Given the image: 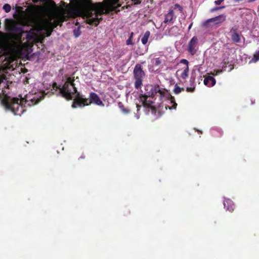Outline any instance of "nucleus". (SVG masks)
<instances>
[{"instance_id":"9","label":"nucleus","mask_w":259,"mask_h":259,"mask_svg":"<svg viewBox=\"0 0 259 259\" xmlns=\"http://www.w3.org/2000/svg\"><path fill=\"white\" fill-rule=\"evenodd\" d=\"M198 44V39L196 36H194L190 40L188 45V51L192 55H194L197 52V46Z\"/></svg>"},{"instance_id":"20","label":"nucleus","mask_w":259,"mask_h":259,"mask_svg":"<svg viewBox=\"0 0 259 259\" xmlns=\"http://www.w3.org/2000/svg\"><path fill=\"white\" fill-rule=\"evenodd\" d=\"M259 61V51L255 52L250 62L255 63Z\"/></svg>"},{"instance_id":"25","label":"nucleus","mask_w":259,"mask_h":259,"mask_svg":"<svg viewBox=\"0 0 259 259\" xmlns=\"http://www.w3.org/2000/svg\"><path fill=\"white\" fill-rule=\"evenodd\" d=\"M3 8L6 13H9L11 10V7L8 4H5Z\"/></svg>"},{"instance_id":"32","label":"nucleus","mask_w":259,"mask_h":259,"mask_svg":"<svg viewBox=\"0 0 259 259\" xmlns=\"http://www.w3.org/2000/svg\"><path fill=\"white\" fill-rule=\"evenodd\" d=\"M160 63V61L158 59H157L155 61V65H158Z\"/></svg>"},{"instance_id":"30","label":"nucleus","mask_w":259,"mask_h":259,"mask_svg":"<svg viewBox=\"0 0 259 259\" xmlns=\"http://www.w3.org/2000/svg\"><path fill=\"white\" fill-rule=\"evenodd\" d=\"M224 0H217V1H214V4L217 5H220L223 2H224Z\"/></svg>"},{"instance_id":"11","label":"nucleus","mask_w":259,"mask_h":259,"mask_svg":"<svg viewBox=\"0 0 259 259\" xmlns=\"http://www.w3.org/2000/svg\"><path fill=\"white\" fill-rule=\"evenodd\" d=\"M214 25H218L222 23L226 20V15L224 14L220 15L213 18H210Z\"/></svg>"},{"instance_id":"14","label":"nucleus","mask_w":259,"mask_h":259,"mask_svg":"<svg viewBox=\"0 0 259 259\" xmlns=\"http://www.w3.org/2000/svg\"><path fill=\"white\" fill-rule=\"evenodd\" d=\"M216 81L213 77L209 76L204 79V84L209 87H212L215 84Z\"/></svg>"},{"instance_id":"12","label":"nucleus","mask_w":259,"mask_h":259,"mask_svg":"<svg viewBox=\"0 0 259 259\" xmlns=\"http://www.w3.org/2000/svg\"><path fill=\"white\" fill-rule=\"evenodd\" d=\"M224 207L230 212H232L234 209V204L233 202L229 199H226L224 202Z\"/></svg>"},{"instance_id":"4","label":"nucleus","mask_w":259,"mask_h":259,"mask_svg":"<svg viewBox=\"0 0 259 259\" xmlns=\"http://www.w3.org/2000/svg\"><path fill=\"white\" fill-rule=\"evenodd\" d=\"M65 18L63 16H57L52 14H49L47 17H43L40 19L38 25L31 28L29 31H25L26 33V38L28 41L34 40L37 37V32L45 30L46 36H50L54 28L57 26H61Z\"/></svg>"},{"instance_id":"33","label":"nucleus","mask_w":259,"mask_h":259,"mask_svg":"<svg viewBox=\"0 0 259 259\" xmlns=\"http://www.w3.org/2000/svg\"><path fill=\"white\" fill-rule=\"evenodd\" d=\"M136 107L137 108V111H138L140 110V108L141 107V105L137 104Z\"/></svg>"},{"instance_id":"23","label":"nucleus","mask_w":259,"mask_h":259,"mask_svg":"<svg viewBox=\"0 0 259 259\" xmlns=\"http://www.w3.org/2000/svg\"><path fill=\"white\" fill-rule=\"evenodd\" d=\"M118 106H119V108L122 110V111L125 113V114H127L130 112V110L126 109L124 105L121 103H119L118 104Z\"/></svg>"},{"instance_id":"27","label":"nucleus","mask_w":259,"mask_h":259,"mask_svg":"<svg viewBox=\"0 0 259 259\" xmlns=\"http://www.w3.org/2000/svg\"><path fill=\"white\" fill-rule=\"evenodd\" d=\"M225 8V6H220V7H214L210 10V12H214L215 11L224 9Z\"/></svg>"},{"instance_id":"15","label":"nucleus","mask_w":259,"mask_h":259,"mask_svg":"<svg viewBox=\"0 0 259 259\" xmlns=\"http://www.w3.org/2000/svg\"><path fill=\"white\" fill-rule=\"evenodd\" d=\"M211 135L214 138H220L223 135V131L220 128H213L210 131Z\"/></svg>"},{"instance_id":"16","label":"nucleus","mask_w":259,"mask_h":259,"mask_svg":"<svg viewBox=\"0 0 259 259\" xmlns=\"http://www.w3.org/2000/svg\"><path fill=\"white\" fill-rule=\"evenodd\" d=\"M212 23H213L212 22V20H210V18H209L203 22L202 23V26L206 28H210L213 26Z\"/></svg>"},{"instance_id":"1","label":"nucleus","mask_w":259,"mask_h":259,"mask_svg":"<svg viewBox=\"0 0 259 259\" xmlns=\"http://www.w3.org/2000/svg\"><path fill=\"white\" fill-rule=\"evenodd\" d=\"M135 4L141 3V0H132ZM73 5L71 11L76 16L86 18L87 23L97 26L102 18H99L104 14L112 12L117 13L121 5L120 0H104L102 3H93L92 0H71Z\"/></svg>"},{"instance_id":"26","label":"nucleus","mask_w":259,"mask_h":259,"mask_svg":"<svg viewBox=\"0 0 259 259\" xmlns=\"http://www.w3.org/2000/svg\"><path fill=\"white\" fill-rule=\"evenodd\" d=\"M81 34L79 27L73 30V34L75 37H78Z\"/></svg>"},{"instance_id":"28","label":"nucleus","mask_w":259,"mask_h":259,"mask_svg":"<svg viewBox=\"0 0 259 259\" xmlns=\"http://www.w3.org/2000/svg\"><path fill=\"white\" fill-rule=\"evenodd\" d=\"M174 9H178L179 10L182 12L183 11V8L182 6H181L180 5L178 4H176L175 5V6H174Z\"/></svg>"},{"instance_id":"10","label":"nucleus","mask_w":259,"mask_h":259,"mask_svg":"<svg viewBox=\"0 0 259 259\" xmlns=\"http://www.w3.org/2000/svg\"><path fill=\"white\" fill-rule=\"evenodd\" d=\"M176 18V16L174 14V11L173 10H170L167 14L165 15V19L164 22L165 23H173L175 20Z\"/></svg>"},{"instance_id":"31","label":"nucleus","mask_w":259,"mask_h":259,"mask_svg":"<svg viewBox=\"0 0 259 259\" xmlns=\"http://www.w3.org/2000/svg\"><path fill=\"white\" fill-rule=\"evenodd\" d=\"M85 158V156L83 154H81L80 157L78 158V160L83 159Z\"/></svg>"},{"instance_id":"6","label":"nucleus","mask_w":259,"mask_h":259,"mask_svg":"<svg viewBox=\"0 0 259 259\" xmlns=\"http://www.w3.org/2000/svg\"><path fill=\"white\" fill-rule=\"evenodd\" d=\"M134 77L135 79V87L138 89L141 88L143 84V80L145 76V73L143 70L142 66L140 64H137L133 71Z\"/></svg>"},{"instance_id":"8","label":"nucleus","mask_w":259,"mask_h":259,"mask_svg":"<svg viewBox=\"0 0 259 259\" xmlns=\"http://www.w3.org/2000/svg\"><path fill=\"white\" fill-rule=\"evenodd\" d=\"M166 90L163 88H161L159 85H155L151 89V96L154 97L157 94H159L160 100L165 96Z\"/></svg>"},{"instance_id":"5","label":"nucleus","mask_w":259,"mask_h":259,"mask_svg":"<svg viewBox=\"0 0 259 259\" xmlns=\"http://www.w3.org/2000/svg\"><path fill=\"white\" fill-rule=\"evenodd\" d=\"M5 27L7 31L16 35L18 39H21L25 32L23 27L12 19L7 20Z\"/></svg>"},{"instance_id":"24","label":"nucleus","mask_w":259,"mask_h":259,"mask_svg":"<svg viewBox=\"0 0 259 259\" xmlns=\"http://www.w3.org/2000/svg\"><path fill=\"white\" fill-rule=\"evenodd\" d=\"M184 90V88H181L179 86H178L177 84H176L174 89V92L175 94H178Z\"/></svg>"},{"instance_id":"13","label":"nucleus","mask_w":259,"mask_h":259,"mask_svg":"<svg viewBox=\"0 0 259 259\" xmlns=\"http://www.w3.org/2000/svg\"><path fill=\"white\" fill-rule=\"evenodd\" d=\"M195 76H193V74H192L189 80V85L190 87H187L186 88L187 92L191 93H193L194 92L195 89Z\"/></svg>"},{"instance_id":"17","label":"nucleus","mask_w":259,"mask_h":259,"mask_svg":"<svg viewBox=\"0 0 259 259\" xmlns=\"http://www.w3.org/2000/svg\"><path fill=\"white\" fill-rule=\"evenodd\" d=\"M150 32L149 31H147L144 34V36L142 38L141 41L143 45H146L147 42L148 38L150 36Z\"/></svg>"},{"instance_id":"18","label":"nucleus","mask_w":259,"mask_h":259,"mask_svg":"<svg viewBox=\"0 0 259 259\" xmlns=\"http://www.w3.org/2000/svg\"><path fill=\"white\" fill-rule=\"evenodd\" d=\"M189 66H186L184 69L183 70L182 73H181L180 76L182 79H186L188 76L189 73Z\"/></svg>"},{"instance_id":"22","label":"nucleus","mask_w":259,"mask_h":259,"mask_svg":"<svg viewBox=\"0 0 259 259\" xmlns=\"http://www.w3.org/2000/svg\"><path fill=\"white\" fill-rule=\"evenodd\" d=\"M134 36V32H132L130 34L128 38L126 41V44L127 45H133V42L132 40L133 37Z\"/></svg>"},{"instance_id":"7","label":"nucleus","mask_w":259,"mask_h":259,"mask_svg":"<svg viewBox=\"0 0 259 259\" xmlns=\"http://www.w3.org/2000/svg\"><path fill=\"white\" fill-rule=\"evenodd\" d=\"M230 36L233 42L239 43L241 41V32H239L237 28L232 27L230 30Z\"/></svg>"},{"instance_id":"29","label":"nucleus","mask_w":259,"mask_h":259,"mask_svg":"<svg viewBox=\"0 0 259 259\" xmlns=\"http://www.w3.org/2000/svg\"><path fill=\"white\" fill-rule=\"evenodd\" d=\"M181 63H184L186 65V66H188V64H189V62L188 60H187L186 59H182L181 61Z\"/></svg>"},{"instance_id":"3","label":"nucleus","mask_w":259,"mask_h":259,"mask_svg":"<svg viewBox=\"0 0 259 259\" xmlns=\"http://www.w3.org/2000/svg\"><path fill=\"white\" fill-rule=\"evenodd\" d=\"M40 99L35 95L28 94L19 99L12 98L7 94H0V102L6 109L12 111L15 115L21 116L25 111L26 106H31L38 103Z\"/></svg>"},{"instance_id":"19","label":"nucleus","mask_w":259,"mask_h":259,"mask_svg":"<svg viewBox=\"0 0 259 259\" xmlns=\"http://www.w3.org/2000/svg\"><path fill=\"white\" fill-rule=\"evenodd\" d=\"M141 100L142 101V104L145 107H149L150 105L147 102V97L146 96H142L140 97Z\"/></svg>"},{"instance_id":"2","label":"nucleus","mask_w":259,"mask_h":259,"mask_svg":"<svg viewBox=\"0 0 259 259\" xmlns=\"http://www.w3.org/2000/svg\"><path fill=\"white\" fill-rule=\"evenodd\" d=\"M74 81V77H68L62 87H58L57 83L54 82L53 84V88L56 90L59 89V93L67 100H71L75 97L71 105L73 108L88 106L92 103L99 106H104L103 102L97 94L91 92L89 98H86L80 93L77 92Z\"/></svg>"},{"instance_id":"21","label":"nucleus","mask_w":259,"mask_h":259,"mask_svg":"<svg viewBox=\"0 0 259 259\" xmlns=\"http://www.w3.org/2000/svg\"><path fill=\"white\" fill-rule=\"evenodd\" d=\"M170 96V100L171 103L173 104L172 106L169 108L170 109H176L177 106V104L175 102V99L174 97L172 96L171 95H169Z\"/></svg>"},{"instance_id":"36","label":"nucleus","mask_w":259,"mask_h":259,"mask_svg":"<svg viewBox=\"0 0 259 259\" xmlns=\"http://www.w3.org/2000/svg\"><path fill=\"white\" fill-rule=\"evenodd\" d=\"M25 25H28V26H29V23H28V22H25Z\"/></svg>"},{"instance_id":"34","label":"nucleus","mask_w":259,"mask_h":259,"mask_svg":"<svg viewBox=\"0 0 259 259\" xmlns=\"http://www.w3.org/2000/svg\"><path fill=\"white\" fill-rule=\"evenodd\" d=\"M192 25H193V23H191L189 25V27H188V29H189V30H190V29L191 28V27H192Z\"/></svg>"},{"instance_id":"35","label":"nucleus","mask_w":259,"mask_h":259,"mask_svg":"<svg viewBox=\"0 0 259 259\" xmlns=\"http://www.w3.org/2000/svg\"><path fill=\"white\" fill-rule=\"evenodd\" d=\"M242 0H234V1L235 2V3H239L240 2V1H242Z\"/></svg>"}]
</instances>
